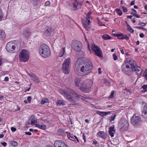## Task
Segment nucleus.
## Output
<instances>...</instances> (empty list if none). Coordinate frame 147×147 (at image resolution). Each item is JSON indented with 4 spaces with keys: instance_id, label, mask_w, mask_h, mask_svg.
Segmentation results:
<instances>
[{
    "instance_id": "1",
    "label": "nucleus",
    "mask_w": 147,
    "mask_h": 147,
    "mask_svg": "<svg viewBox=\"0 0 147 147\" xmlns=\"http://www.w3.org/2000/svg\"><path fill=\"white\" fill-rule=\"evenodd\" d=\"M121 68L123 72L128 76L131 75L132 71L135 72L138 75H141L142 72L141 68L136 64L133 60L130 58L126 59Z\"/></svg>"
},
{
    "instance_id": "2",
    "label": "nucleus",
    "mask_w": 147,
    "mask_h": 147,
    "mask_svg": "<svg viewBox=\"0 0 147 147\" xmlns=\"http://www.w3.org/2000/svg\"><path fill=\"white\" fill-rule=\"evenodd\" d=\"M38 53L40 55L44 58L49 57L51 55V52L49 47L45 44L41 45L39 48Z\"/></svg>"
},
{
    "instance_id": "3",
    "label": "nucleus",
    "mask_w": 147,
    "mask_h": 147,
    "mask_svg": "<svg viewBox=\"0 0 147 147\" xmlns=\"http://www.w3.org/2000/svg\"><path fill=\"white\" fill-rule=\"evenodd\" d=\"M93 84L92 81L90 79H86L82 83L80 89L85 92H89L91 90L90 88Z\"/></svg>"
},
{
    "instance_id": "4",
    "label": "nucleus",
    "mask_w": 147,
    "mask_h": 147,
    "mask_svg": "<svg viewBox=\"0 0 147 147\" xmlns=\"http://www.w3.org/2000/svg\"><path fill=\"white\" fill-rule=\"evenodd\" d=\"M92 64L91 61H88V62L82 66L80 69L81 71L84 75H87L89 74L92 71Z\"/></svg>"
},
{
    "instance_id": "5",
    "label": "nucleus",
    "mask_w": 147,
    "mask_h": 147,
    "mask_svg": "<svg viewBox=\"0 0 147 147\" xmlns=\"http://www.w3.org/2000/svg\"><path fill=\"white\" fill-rule=\"evenodd\" d=\"M29 57V51L26 49H22L20 52L19 55V61L22 62L28 61Z\"/></svg>"
},
{
    "instance_id": "6",
    "label": "nucleus",
    "mask_w": 147,
    "mask_h": 147,
    "mask_svg": "<svg viewBox=\"0 0 147 147\" xmlns=\"http://www.w3.org/2000/svg\"><path fill=\"white\" fill-rule=\"evenodd\" d=\"M71 66V60L70 58H67L63 62L62 69L63 72L66 74H67L69 71V68Z\"/></svg>"
},
{
    "instance_id": "7",
    "label": "nucleus",
    "mask_w": 147,
    "mask_h": 147,
    "mask_svg": "<svg viewBox=\"0 0 147 147\" xmlns=\"http://www.w3.org/2000/svg\"><path fill=\"white\" fill-rule=\"evenodd\" d=\"M131 122L135 127H137L140 125L142 123L140 117L136 116L135 114L133 115L131 118Z\"/></svg>"
},
{
    "instance_id": "8",
    "label": "nucleus",
    "mask_w": 147,
    "mask_h": 147,
    "mask_svg": "<svg viewBox=\"0 0 147 147\" xmlns=\"http://www.w3.org/2000/svg\"><path fill=\"white\" fill-rule=\"evenodd\" d=\"M92 49L95 52L96 55L100 57H102V53L100 48L97 45L92 44L91 45Z\"/></svg>"
},
{
    "instance_id": "9",
    "label": "nucleus",
    "mask_w": 147,
    "mask_h": 147,
    "mask_svg": "<svg viewBox=\"0 0 147 147\" xmlns=\"http://www.w3.org/2000/svg\"><path fill=\"white\" fill-rule=\"evenodd\" d=\"M92 49L95 52L96 55L100 57H102V53L100 48L97 45L92 44L91 45Z\"/></svg>"
},
{
    "instance_id": "10",
    "label": "nucleus",
    "mask_w": 147,
    "mask_h": 147,
    "mask_svg": "<svg viewBox=\"0 0 147 147\" xmlns=\"http://www.w3.org/2000/svg\"><path fill=\"white\" fill-rule=\"evenodd\" d=\"M14 47H15L13 46V43L11 42H9L6 44L5 48L8 52L14 53L16 52Z\"/></svg>"
},
{
    "instance_id": "11",
    "label": "nucleus",
    "mask_w": 147,
    "mask_h": 147,
    "mask_svg": "<svg viewBox=\"0 0 147 147\" xmlns=\"http://www.w3.org/2000/svg\"><path fill=\"white\" fill-rule=\"evenodd\" d=\"M82 47V43L79 41L76 40L74 42V51H79L81 50Z\"/></svg>"
},
{
    "instance_id": "12",
    "label": "nucleus",
    "mask_w": 147,
    "mask_h": 147,
    "mask_svg": "<svg viewBox=\"0 0 147 147\" xmlns=\"http://www.w3.org/2000/svg\"><path fill=\"white\" fill-rule=\"evenodd\" d=\"M13 44V46L15 47V52H17L20 48L21 47L20 42L18 40H15Z\"/></svg>"
},
{
    "instance_id": "13",
    "label": "nucleus",
    "mask_w": 147,
    "mask_h": 147,
    "mask_svg": "<svg viewBox=\"0 0 147 147\" xmlns=\"http://www.w3.org/2000/svg\"><path fill=\"white\" fill-rule=\"evenodd\" d=\"M28 75L31 78L32 80L34 82L37 83L40 82V81L38 77L33 74H28Z\"/></svg>"
},
{
    "instance_id": "14",
    "label": "nucleus",
    "mask_w": 147,
    "mask_h": 147,
    "mask_svg": "<svg viewBox=\"0 0 147 147\" xmlns=\"http://www.w3.org/2000/svg\"><path fill=\"white\" fill-rule=\"evenodd\" d=\"M65 145L63 142L60 140H57L54 143L55 147H63Z\"/></svg>"
},
{
    "instance_id": "15",
    "label": "nucleus",
    "mask_w": 147,
    "mask_h": 147,
    "mask_svg": "<svg viewBox=\"0 0 147 147\" xmlns=\"http://www.w3.org/2000/svg\"><path fill=\"white\" fill-rule=\"evenodd\" d=\"M142 116L144 118L147 119V104H145L142 110Z\"/></svg>"
},
{
    "instance_id": "16",
    "label": "nucleus",
    "mask_w": 147,
    "mask_h": 147,
    "mask_svg": "<svg viewBox=\"0 0 147 147\" xmlns=\"http://www.w3.org/2000/svg\"><path fill=\"white\" fill-rule=\"evenodd\" d=\"M109 132L110 135L111 137H114V134L115 132V129L114 125L112 126L109 128Z\"/></svg>"
},
{
    "instance_id": "17",
    "label": "nucleus",
    "mask_w": 147,
    "mask_h": 147,
    "mask_svg": "<svg viewBox=\"0 0 147 147\" xmlns=\"http://www.w3.org/2000/svg\"><path fill=\"white\" fill-rule=\"evenodd\" d=\"M82 80L81 78H76L75 79V84L76 87L79 88L80 89V87L81 86L82 83H81Z\"/></svg>"
},
{
    "instance_id": "18",
    "label": "nucleus",
    "mask_w": 147,
    "mask_h": 147,
    "mask_svg": "<svg viewBox=\"0 0 147 147\" xmlns=\"http://www.w3.org/2000/svg\"><path fill=\"white\" fill-rule=\"evenodd\" d=\"M115 36H117L118 38L121 39H125L128 40L129 39V37L126 35H123L122 34H115Z\"/></svg>"
},
{
    "instance_id": "19",
    "label": "nucleus",
    "mask_w": 147,
    "mask_h": 147,
    "mask_svg": "<svg viewBox=\"0 0 147 147\" xmlns=\"http://www.w3.org/2000/svg\"><path fill=\"white\" fill-rule=\"evenodd\" d=\"M97 114L99 115L102 117H104L106 115L110 114L111 112H102L99 111H97L96 112Z\"/></svg>"
},
{
    "instance_id": "20",
    "label": "nucleus",
    "mask_w": 147,
    "mask_h": 147,
    "mask_svg": "<svg viewBox=\"0 0 147 147\" xmlns=\"http://www.w3.org/2000/svg\"><path fill=\"white\" fill-rule=\"evenodd\" d=\"M97 135L99 137L105 139L107 137V135L103 131H100L97 134Z\"/></svg>"
},
{
    "instance_id": "21",
    "label": "nucleus",
    "mask_w": 147,
    "mask_h": 147,
    "mask_svg": "<svg viewBox=\"0 0 147 147\" xmlns=\"http://www.w3.org/2000/svg\"><path fill=\"white\" fill-rule=\"evenodd\" d=\"M35 126L36 127L43 130L45 129L46 128V125L42 123H40L38 124H35Z\"/></svg>"
},
{
    "instance_id": "22",
    "label": "nucleus",
    "mask_w": 147,
    "mask_h": 147,
    "mask_svg": "<svg viewBox=\"0 0 147 147\" xmlns=\"http://www.w3.org/2000/svg\"><path fill=\"white\" fill-rule=\"evenodd\" d=\"M74 97H75L76 98H77L78 99H81L83 100H85V98L87 99H90V98L89 97H84L82 96L76 94H75L74 93Z\"/></svg>"
},
{
    "instance_id": "23",
    "label": "nucleus",
    "mask_w": 147,
    "mask_h": 147,
    "mask_svg": "<svg viewBox=\"0 0 147 147\" xmlns=\"http://www.w3.org/2000/svg\"><path fill=\"white\" fill-rule=\"evenodd\" d=\"M127 124H128L127 121L125 119H121L119 124V127H121L123 125H125Z\"/></svg>"
},
{
    "instance_id": "24",
    "label": "nucleus",
    "mask_w": 147,
    "mask_h": 147,
    "mask_svg": "<svg viewBox=\"0 0 147 147\" xmlns=\"http://www.w3.org/2000/svg\"><path fill=\"white\" fill-rule=\"evenodd\" d=\"M23 35L26 37H29L30 35V32L29 30L28 29H25L23 32Z\"/></svg>"
},
{
    "instance_id": "25",
    "label": "nucleus",
    "mask_w": 147,
    "mask_h": 147,
    "mask_svg": "<svg viewBox=\"0 0 147 147\" xmlns=\"http://www.w3.org/2000/svg\"><path fill=\"white\" fill-rule=\"evenodd\" d=\"M128 124H127L125 125H123L122 127H120L121 131L123 132L126 131L128 128Z\"/></svg>"
},
{
    "instance_id": "26",
    "label": "nucleus",
    "mask_w": 147,
    "mask_h": 147,
    "mask_svg": "<svg viewBox=\"0 0 147 147\" xmlns=\"http://www.w3.org/2000/svg\"><path fill=\"white\" fill-rule=\"evenodd\" d=\"M57 105L60 106L61 105H65V102L63 100H58L57 102Z\"/></svg>"
},
{
    "instance_id": "27",
    "label": "nucleus",
    "mask_w": 147,
    "mask_h": 147,
    "mask_svg": "<svg viewBox=\"0 0 147 147\" xmlns=\"http://www.w3.org/2000/svg\"><path fill=\"white\" fill-rule=\"evenodd\" d=\"M66 95L64 97L66 99L69 100H73V97L69 93H67Z\"/></svg>"
},
{
    "instance_id": "28",
    "label": "nucleus",
    "mask_w": 147,
    "mask_h": 147,
    "mask_svg": "<svg viewBox=\"0 0 147 147\" xmlns=\"http://www.w3.org/2000/svg\"><path fill=\"white\" fill-rule=\"evenodd\" d=\"M65 52V49L64 48H62L60 51L59 53L58 56L60 57H62Z\"/></svg>"
},
{
    "instance_id": "29",
    "label": "nucleus",
    "mask_w": 147,
    "mask_h": 147,
    "mask_svg": "<svg viewBox=\"0 0 147 147\" xmlns=\"http://www.w3.org/2000/svg\"><path fill=\"white\" fill-rule=\"evenodd\" d=\"M102 38L104 40H107L110 39L111 37L108 34H105L102 36Z\"/></svg>"
},
{
    "instance_id": "30",
    "label": "nucleus",
    "mask_w": 147,
    "mask_h": 147,
    "mask_svg": "<svg viewBox=\"0 0 147 147\" xmlns=\"http://www.w3.org/2000/svg\"><path fill=\"white\" fill-rule=\"evenodd\" d=\"M126 23H127V30L129 31L130 32L132 33H133L134 32V30L131 28V27L128 24L127 22L126 21Z\"/></svg>"
},
{
    "instance_id": "31",
    "label": "nucleus",
    "mask_w": 147,
    "mask_h": 147,
    "mask_svg": "<svg viewBox=\"0 0 147 147\" xmlns=\"http://www.w3.org/2000/svg\"><path fill=\"white\" fill-rule=\"evenodd\" d=\"M5 33L4 31L2 30H0V40H1L4 37Z\"/></svg>"
},
{
    "instance_id": "32",
    "label": "nucleus",
    "mask_w": 147,
    "mask_h": 147,
    "mask_svg": "<svg viewBox=\"0 0 147 147\" xmlns=\"http://www.w3.org/2000/svg\"><path fill=\"white\" fill-rule=\"evenodd\" d=\"M65 132L67 135V136L68 138L69 139L72 140V141H74V138L71 136V134L68 131H66Z\"/></svg>"
},
{
    "instance_id": "33",
    "label": "nucleus",
    "mask_w": 147,
    "mask_h": 147,
    "mask_svg": "<svg viewBox=\"0 0 147 147\" xmlns=\"http://www.w3.org/2000/svg\"><path fill=\"white\" fill-rule=\"evenodd\" d=\"M48 101L49 100L48 99L44 98L41 101V103L42 105H44L46 103H47Z\"/></svg>"
},
{
    "instance_id": "34",
    "label": "nucleus",
    "mask_w": 147,
    "mask_h": 147,
    "mask_svg": "<svg viewBox=\"0 0 147 147\" xmlns=\"http://www.w3.org/2000/svg\"><path fill=\"white\" fill-rule=\"evenodd\" d=\"M57 133L59 135H62L64 133V131L62 129H59L58 130Z\"/></svg>"
},
{
    "instance_id": "35",
    "label": "nucleus",
    "mask_w": 147,
    "mask_h": 147,
    "mask_svg": "<svg viewBox=\"0 0 147 147\" xmlns=\"http://www.w3.org/2000/svg\"><path fill=\"white\" fill-rule=\"evenodd\" d=\"M143 89V90H142L144 92L147 91V84L146 85H144L142 86L141 89Z\"/></svg>"
},
{
    "instance_id": "36",
    "label": "nucleus",
    "mask_w": 147,
    "mask_h": 147,
    "mask_svg": "<svg viewBox=\"0 0 147 147\" xmlns=\"http://www.w3.org/2000/svg\"><path fill=\"white\" fill-rule=\"evenodd\" d=\"M59 92L61 94L63 95V96H65L66 95V94L67 92H66L64 90H63L62 89H61L59 90Z\"/></svg>"
},
{
    "instance_id": "37",
    "label": "nucleus",
    "mask_w": 147,
    "mask_h": 147,
    "mask_svg": "<svg viewBox=\"0 0 147 147\" xmlns=\"http://www.w3.org/2000/svg\"><path fill=\"white\" fill-rule=\"evenodd\" d=\"M116 116V115L115 114L112 116L111 117H109V119L110 120V121L111 122L112 121H114L115 118Z\"/></svg>"
},
{
    "instance_id": "38",
    "label": "nucleus",
    "mask_w": 147,
    "mask_h": 147,
    "mask_svg": "<svg viewBox=\"0 0 147 147\" xmlns=\"http://www.w3.org/2000/svg\"><path fill=\"white\" fill-rule=\"evenodd\" d=\"M116 11L118 13L119 15V16H121L122 14V12L119 9H116Z\"/></svg>"
},
{
    "instance_id": "39",
    "label": "nucleus",
    "mask_w": 147,
    "mask_h": 147,
    "mask_svg": "<svg viewBox=\"0 0 147 147\" xmlns=\"http://www.w3.org/2000/svg\"><path fill=\"white\" fill-rule=\"evenodd\" d=\"M10 144L12 146H17L18 144L16 142L14 141H11Z\"/></svg>"
},
{
    "instance_id": "40",
    "label": "nucleus",
    "mask_w": 147,
    "mask_h": 147,
    "mask_svg": "<svg viewBox=\"0 0 147 147\" xmlns=\"http://www.w3.org/2000/svg\"><path fill=\"white\" fill-rule=\"evenodd\" d=\"M104 83L106 84L107 86H109L110 85V82L108 80L106 79H104Z\"/></svg>"
},
{
    "instance_id": "41",
    "label": "nucleus",
    "mask_w": 147,
    "mask_h": 147,
    "mask_svg": "<svg viewBox=\"0 0 147 147\" xmlns=\"http://www.w3.org/2000/svg\"><path fill=\"white\" fill-rule=\"evenodd\" d=\"M37 121V119H33L31 120L30 121V123L31 124H34Z\"/></svg>"
},
{
    "instance_id": "42",
    "label": "nucleus",
    "mask_w": 147,
    "mask_h": 147,
    "mask_svg": "<svg viewBox=\"0 0 147 147\" xmlns=\"http://www.w3.org/2000/svg\"><path fill=\"white\" fill-rule=\"evenodd\" d=\"M114 94V91H112L110 96H109L108 98L109 99H111V98H112L113 97Z\"/></svg>"
},
{
    "instance_id": "43",
    "label": "nucleus",
    "mask_w": 147,
    "mask_h": 147,
    "mask_svg": "<svg viewBox=\"0 0 147 147\" xmlns=\"http://www.w3.org/2000/svg\"><path fill=\"white\" fill-rule=\"evenodd\" d=\"M3 17V13L2 10L0 9V21L2 20Z\"/></svg>"
},
{
    "instance_id": "44",
    "label": "nucleus",
    "mask_w": 147,
    "mask_h": 147,
    "mask_svg": "<svg viewBox=\"0 0 147 147\" xmlns=\"http://www.w3.org/2000/svg\"><path fill=\"white\" fill-rule=\"evenodd\" d=\"M136 28L138 29L144 30L146 31H147V30L146 28H144L142 26H138L136 27Z\"/></svg>"
},
{
    "instance_id": "45",
    "label": "nucleus",
    "mask_w": 147,
    "mask_h": 147,
    "mask_svg": "<svg viewBox=\"0 0 147 147\" xmlns=\"http://www.w3.org/2000/svg\"><path fill=\"white\" fill-rule=\"evenodd\" d=\"M78 52H79V54L80 56L82 57L84 55V53L83 51H81V50L79 51Z\"/></svg>"
},
{
    "instance_id": "46",
    "label": "nucleus",
    "mask_w": 147,
    "mask_h": 147,
    "mask_svg": "<svg viewBox=\"0 0 147 147\" xmlns=\"http://www.w3.org/2000/svg\"><path fill=\"white\" fill-rule=\"evenodd\" d=\"M122 8L123 9V12H127L128 11V10H127V8L124 6H122Z\"/></svg>"
},
{
    "instance_id": "47",
    "label": "nucleus",
    "mask_w": 147,
    "mask_h": 147,
    "mask_svg": "<svg viewBox=\"0 0 147 147\" xmlns=\"http://www.w3.org/2000/svg\"><path fill=\"white\" fill-rule=\"evenodd\" d=\"M144 76L145 78L147 80V69L145 71L144 74Z\"/></svg>"
},
{
    "instance_id": "48",
    "label": "nucleus",
    "mask_w": 147,
    "mask_h": 147,
    "mask_svg": "<svg viewBox=\"0 0 147 147\" xmlns=\"http://www.w3.org/2000/svg\"><path fill=\"white\" fill-rule=\"evenodd\" d=\"M51 30L50 29H47L46 31H45V32L46 33H47V34H51Z\"/></svg>"
},
{
    "instance_id": "49",
    "label": "nucleus",
    "mask_w": 147,
    "mask_h": 147,
    "mask_svg": "<svg viewBox=\"0 0 147 147\" xmlns=\"http://www.w3.org/2000/svg\"><path fill=\"white\" fill-rule=\"evenodd\" d=\"M113 59L114 60H116L118 59L117 56L115 55V54H113Z\"/></svg>"
},
{
    "instance_id": "50",
    "label": "nucleus",
    "mask_w": 147,
    "mask_h": 147,
    "mask_svg": "<svg viewBox=\"0 0 147 147\" xmlns=\"http://www.w3.org/2000/svg\"><path fill=\"white\" fill-rule=\"evenodd\" d=\"M86 22L87 23L88 25H89L90 23V20L89 19H86Z\"/></svg>"
},
{
    "instance_id": "51",
    "label": "nucleus",
    "mask_w": 147,
    "mask_h": 147,
    "mask_svg": "<svg viewBox=\"0 0 147 147\" xmlns=\"http://www.w3.org/2000/svg\"><path fill=\"white\" fill-rule=\"evenodd\" d=\"M138 25L140 24L142 26H145L146 24L145 23H143L142 22H140V24H138Z\"/></svg>"
},
{
    "instance_id": "52",
    "label": "nucleus",
    "mask_w": 147,
    "mask_h": 147,
    "mask_svg": "<svg viewBox=\"0 0 147 147\" xmlns=\"http://www.w3.org/2000/svg\"><path fill=\"white\" fill-rule=\"evenodd\" d=\"M31 97L30 96H28L27 97V100L29 103H30L31 102Z\"/></svg>"
},
{
    "instance_id": "53",
    "label": "nucleus",
    "mask_w": 147,
    "mask_h": 147,
    "mask_svg": "<svg viewBox=\"0 0 147 147\" xmlns=\"http://www.w3.org/2000/svg\"><path fill=\"white\" fill-rule=\"evenodd\" d=\"M45 5L46 6H49L50 4V3L49 1H47L45 3Z\"/></svg>"
},
{
    "instance_id": "54",
    "label": "nucleus",
    "mask_w": 147,
    "mask_h": 147,
    "mask_svg": "<svg viewBox=\"0 0 147 147\" xmlns=\"http://www.w3.org/2000/svg\"><path fill=\"white\" fill-rule=\"evenodd\" d=\"M11 130L13 132H14L16 130V129L13 127H11Z\"/></svg>"
},
{
    "instance_id": "55",
    "label": "nucleus",
    "mask_w": 147,
    "mask_h": 147,
    "mask_svg": "<svg viewBox=\"0 0 147 147\" xmlns=\"http://www.w3.org/2000/svg\"><path fill=\"white\" fill-rule=\"evenodd\" d=\"M98 24H100V25L101 26H105V25L104 24H103L102 23V22L100 21L99 20L98 21Z\"/></svg>"
},
{
    "instance_id": "56",
    "label": "nucleus",
    "mask_w": 147,
    "mask_h": 147,
    "mask_svg": "<svg viewBox=\"0 0 147 147\" xmlns=\"http://www.w3.org/2000/svg\"><path fill=\"white\" fill-rule=\"evenodd\" d=\"M140 36L141 38H143L144 37V36L143 33H141L140 34Z\"/></svg>"
},
{
    "instance_id": "57",
    "label": "nucleus",
    "mask_w": 147,
    "mask_h": 147,
    "mask_svg": "<svg viewBox=\"0 0 147 147\" xmlns=\"http://www.w3.org/2000/svg\"><path fill=\"white\" fill-rule=\"evenodd\" d=\"M25 133L26 135H31V133L30 132H26Z\"/></svg>"
},
{
    "instance_id": "58",
    "label": "nucleus",
    "mask_w": 147,
    "mask_h": 147,
    "mask_svg": "<svg viewBox=\"0 0 147 147\" xmlns=\"http://www.w3.org/2000/svg\"><path fill=\"white\" fill-rule=\"evenodd\" d=\"M135 3V0H133V1H132L130 4L131 5H134Z\"/></svg>"
},
{
    "instance_id": "59",
    "label": "nucleus",
    "mask_w": 147,
    "mask_h": 147,
    "mask_svg": "<svg viewBox=\"0 0 147 147\" xmlns=\"http://www.w3.org/2000/svg\"><path fill=\"white\" fill-rule=\"evenodd\" d=\"M1 144L4 146H5L7 145V143L5 142L1 143Z\"/></svg>"
},
{
    "instance_id": "60",
    "label": "nucleus",
    "mask_w": 147,
    "mask_h": 147,
    "mask_svg": "<svg viewBox=\"0 0 147 147\" xmlns=\"http://www.w3.org/2000/svg\"><path fill=\"white\" fill-rule=\"evenodd\" d=\"M83 138L84 140V142H85L86 141V137L85 135L84 134H83Z\"/></svg>"
},
{
    "instance_id": "61",
    "label": "nucleus",
    "mask_w": 147,
    "mask_h": 147,
    "mask_svg": "<svg viewBox=\"0 0 147 147\" xmlns=\"http://www.w3.org/2000/svg\"><path fill=\"white\" fill-rule=\"evenodd\" d=\"M4 80L6 81H8L9 80V78L7 77H6L4 79Z\"/></svg>"
},
{
    "instance_id": "62",
    "label": "nucleus",
    "mask_w": 147,
    "mask_h": 147,
    "mask_svg": "<svg viewBox=\"0 0 147 147\" xmlns=\"http://www.w3.org/2000/svg\"><path fill=\"white\" fill-rule=\"evenodd\" d=\"M101 69L100 68H99L98 69V74H101Z\"/></svg>"
},
{
    "instance_id": "63",
    "label": "nucleus",
    "mask_w": 147,
    "mask_h": 147,
    "mask_svg": "<svg viewBox=\"0 0 147 147\" xmlns=\"http://www.w3.org/2000/svg\"><path fill=\"white\" fill-rule=\"evenodd\" d=\"M83 24L84 27L85 28H87L88 27V26L87 25H86V24Z\"/></svg>"
},
{
    "instance_id": "64",
    "label": "nucleus",
    "mask_w": 147,
    "mask_h": 147,
    "mask_svg": "<svg viewBox=\"0 0 147 147\" xmlns=\"http://www.w3.org/2000/svg\"><path fill=\"white\" fill-rule=\"evenodd\" d=\"M131 14H132L134 16H135V17L136 16V15L137 14V13H133V12H131Z\"/></svg>"
}]
</instances>
